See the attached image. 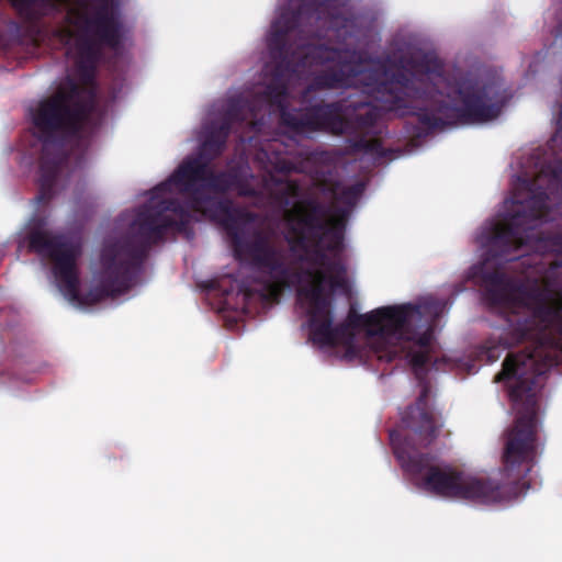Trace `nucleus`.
<instances>
[{"instance_id":"13","label":"nucleus","mask_w":562,"mask_h":562,"mask_svg":"<svg viewBox=\"0 0 562 562\" xmlns=\"http://www.w3.org/2000/svg\"><path fill=\"white\" fill-rule=\"evenodd\" d=\"M333 346L336 347L338 345L351 346L355 339V331H352L348 325L344 322L333 326Z\"/></svg>"},{"instance_id":"19","label":"nucleus","mask_w":562,"mask_h":562,"mask_svg":"<svg viewBox=\"0 0 562 562\" xmlns=\"http://www.w3.org/2000/svg\"><path fill=\"white\" fill-rule=\"evenodd\" d=\"M559 33L562 35V24L559 26Z\"/></svg>"},{"instance_id":"17","label":"nucleus","mask_w":562,"mask_h":562,"mask_svg":"<svg viewBox=\"0 0 562 562\" xmlns=\"http://www.w3.org/2000/svg\"><path fill=\"white\" fill-rule=\"evenodd\" d=\"M214 284H215V282H214V281H211L207 288H210V289H215Z\"/></svg>"},{"instance_id":"15","label":"nucleus","mask_w":562,"mask_h":562,"mask_svg":"<svg viewBox=\"0 0 562 562\" xmlns=\"http://www.w3.org/2000/svg\"><path fill=\"white\" fill-rule=\"evenodd\" d=\"M276 170L280 171V172H290L292 170V164L291 162H288L285 160H278L276 166H274Z\"/></svg>"},{"instance_id":"14","label":"nucleus","mask_w":562,"mask_h":562,"mask_svg":"<svg viewBox=\"0 0 562 562\" xmlns=\"http://www.w3.org/2000/svg\"><path fill=\"white\" fill-rule=\"evenodd\" d=\"M551 142L552 143H558V142L562 143V103L560 104V109H559V113H558V117H557V130H555L553 137L551 138Z\"/></svg>"},{"instance_id":"6","label":"nucleus","mask_w":562,"mask_h":562,"mask_svg":"<svg viewBox=\"0 0 562 562\" xmlns=\"http://www.w3.org/2000/svg\"><path fill=\"white\" fill-rule=\"evenodd\" d=\"M240 177L234 170L214 171L209 161L201 158H186L171 176L154 188L155 194H165L176 186L179 191L189 196V206L178 199H164L154 204L143 206L160 207L164 202L178 201L189 215L188 225L183 229L178 226L167 227L164 235L173 229L186 233L192 222L191 211L201 213L210 221L222 226L231 240L234 256L239 261L249 263L252 268L270 274L279 285L288 284L297 277L285 260L282 248L274 245L271 237L261 232L254 231L246 234V226L254 221V214L234 206L229 199H217L205 192L209 189L216 193H226L232 189H239L240 195L254 196V189L240 186Z\"/></svg>"},{"instance_id":"16","label":"nucleus","mask_w":562,"mask_h":562,"mask_svg":"<svg viewBox=\"0 0 562 562\" xmlns=\"http://www.w3.org/2000/svg\"><path fill=\"white\" fill-rule=\"evenodd\" d=\"M285 192H286L288 195L295 196L297 194V192H299L297 184H295L293 182L286 183Z\"/></svg>"},{"instance_id":"3","label":"nucleus","mask_w":562,"mask_h":562,"mask_svg":"<svg viewBox=\"0 0 562 562\" xmlns=\"http://www.w3.org/2000/svg\"><path fill=\"white\" fill-rule=\"evenodd\" d=\"M339 0L306 1L296 10L283 9L272 23L268 35L267 46L273 60L272 81L265 91L251 98H243L254 104L251 114H247V125L256 131L260 106L265 103L278 108L280 125L295 136L312 137L324 133L333 136L353 135L358 138L352 143L357 151L380 154L381 142L376 138H367L373 133L380 119L379 110L369 102H352L340 99L331 102L319 101L301 109H289L288 79L300 76L292 41V31L304 18L321 21L328 8L338 9Z\"/></svg>"},{"instance_id":"18","label":"nucleus","mask_w":562,"mask_h":562,"mask_svg":"<svg viewBox=\"0 0 562 562\" xmlns=\"http://www.w3.org/2000/svg\"><path fill=\"white\" fill-rule=\"evenodd\" d=\"M274 147H276V145H274V144H269V149L274 150Z\"/></svg>"},{"instance_id":"5","label":"nucleus","mask_w":562,"mask_h":562,"mask_svg":"<svg viewBox=\"0 0 562 562\" xmlns=\"http://www.w3.org/2000/svg\"><path fill=\"white\" fill-rule=\"evenodd\" d=\"M395 69L375 68V100L400 116L416 115L426 132L449 124H477L496 119L503 108L502 85L495 78H464L447 95L428 81L443 79V65L429 53L403 55Z\"/></svg>"},{"instance_id":"8","label":"nucleus","mask_w":562,"mask_h":562,"mask_svg":"<svg viewBox=\"0 0 562 562\" xmlns=\"http://www.w3.org/2000/svg\"><path fill=\"white\" fill-rule=\"evenodd\" d=\"M299 210V225L292 227L294 236L289 239L290 250L297 255V261L310 265L285 285H279L269 274L268 294L265 297L277 299L283 288L304 276L310 279L307 285L299 290L310 304L308 326L311 340L319 346H333V313L330 300L325 295V286L335 290L344 286L346 267L340 258L342 252L341 223L328 226L322 218L323 206L314 201Z\"/></svg>"},{"instance_id":"12","label":"nucleus","mask_w":562,"mask_h":562,"mask_svg":"<svg viewBox=\"0 0 562 562\" xmlns=\"http://www.w3.org/2000/svg\"><path fill=\"white\" fill-rule=\"evenodd\" d=\"M11 3L21 18L35 21L56 11L59 0H11Z\"/></svg>"},{"instance_id":"10","label":"nucleus","mask_w":562,"mask_h":562,"mask_svg":"<svg viewBox=\"0 0 562 562\" xmlns=\"http://www.w3.org/2000/svg\"><path fill=\"white\" fill-rule=\"evenodd\" d=\"M254 104L243 98H229L220 122H212L205 131L200 151L191 158H201L211 164L220 157L225 147L232 130L236 125L247 124V114H251Z\"/></svg>"},{"instance_id":"7","label":"nucleus","mask_w":562,"mask_h":562,"mask_svg":"<svg viewBox=\"0 0 562 562\" xmlns=\"http://www.w3.org/2000/svg\"><path fill=\"white\" fill-rule=\"evenodd\" d=\"M431 385L426 383L415 403L402 413L404 435L390 432L393 452L402 469L422 490L442 497L472 501L490 505L510 501L517 496L518 482L532 468L536 452L530 460L508 467L503 454L504 480L467 474L449 464L439 465L436 457L420 452L439 436L442 423L429 404Z\"/></svg>"},{"instance_id":"9","label":"nucleus","mask_w":562,"mask_h":562,"mask_svg":"<svg viewBox=\"0 0 562 562\" xmlns=\"http://www.w3.org/2000/svg\"><path fill=\"white\" fill-rule=\"evenodd\" d=\"M442 308L443 303L434 297L424 299L417 304L380 307L367 314H358L350 308L344 323L352 331L362 328L368 336L376 337L387 344H411L407 357L415 378L423 387L426 383H430L427 364L431 360L434 327ZM397 353L398 350L392 346L378 357L392 361Z\"/></svg>"},{"instance_id":"4","label":"nucleus","mask_w":562,"mask_h":562,"mask_svg":"<svg viewBox=\"0 0 562 562\" xmlns=\"http://www.w3.org/2000/svg\"><path fill=\"white\" fill-rule=\"evenodd\" d=\"M188 217L178 201L164 202L160 207L140 206L128 234L102 249L97 284L83 295L79 292L76 272L78 249L72 241L63 234L50 232L44 216L31 220L26 239L31 252L54 263V274L68 301L94 305L128 292L135 285L151 246L164 239L167 227L183 229Z\"/></svg>"},{"instance_id":"2","label":"nucleus","mask_w":562,"mask_h":562,"mask_svg":"<svg viewBox=\"0 0 562 562\" xmlns=\"http://www.w3.org/2000/svg\"><path fill=\"white\" fill-rule=\"evenodd\" d=\"M66 21L68 25L58 27L55 35L68 47L79 82L67 77L33 113V125L42 142L38 203H48L54 195L64 161L63 140L79 136L97 109L95 74L102 47L120 52L127 32L115 0H99L91 15L83 9H71Z\"/></svg>"},{"instance_id":"11","label":"nucleus","mask_w":562,"mask_h":562,"mask_svg":"<svg viewBox=\"0 0 562 562\" xmlns=\"http://www.w3.org/2000/svg\"><path fill=\"white\" fill-rule=\"evenodd\" d=\"M317 186L321 188L323 192L329 193L333 195V198L342 204H345L347 207H338L335 212V215L329 216V207L325 205L324 203L319 202L316 199L307 198L304 200L299 201L292 210L289 228H288V236L285 237L286 241L289 243V239L294 236L292 232V227L294 225H299V210L306 209L304 205L308 201H314L318 203L321 206H323V213L322 216L323 221L328 225H333L334 223H341V237L344 238L345 227L346 223L350 213V209L353 207L360 196L362 195L364 191V184L361 182L355 183L352 186L340 188V183L338 181H329V180H319L317 182Z\"/></svg>"},{"instance_id":"1","label":"nucleus","mask_w":562,"mask_h":562,"mask_svg":"<svg viewBox=\"0 0 562 562\" xmlns=\"http://www.w3.org/2000/svg\"><path fill=\"white\" fill-rule=\"evenodd\" d=\"M562 215V158L544 164L532 179H521L515 189L507 215L481 235L488 257L512 262L528 283L509 278L499 269L482 271L484 300L491 306L512 311L509 331L498 342L486 346L488 362L498 360L508 348L526 344L520 352H509L496 382L515 380L509 397L517 413L505 443L508 467L530 460L536 451L539 403L546 373L562 366V231L541 226Z\"/></svg>"}]
</instances>
